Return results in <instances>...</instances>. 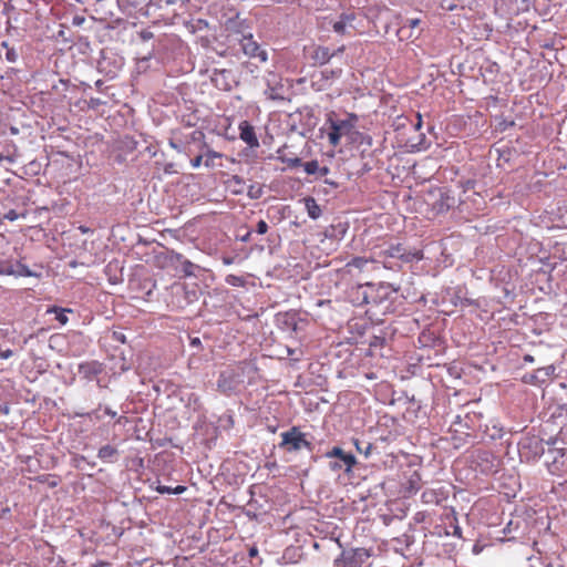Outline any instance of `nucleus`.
Wrapping results in <instances>:
<instances>
[{
    "label": "nucleus",
    "instance_id": "1",
    "mask_svg": "<svg viewBox=\"0 0 567 567\" xmlns=\"http://www.w3.org/2000/svg\"><path fill=\"white\" fill-rule=\"evenodd\" d=\"M358 121L359 116L354 113H347L344 117H340L334 112H330L326 120L330 145L333 147L338 146L342 137L355 142L357 137H354V134H359L355 130Z\"/></svg>",
    "mask_w": 567,
    "mask_h": 567
},
{
    "label": "nucleus",
    "instance_id": "2",
    "mask_svg": "<svg viewBox=\"0 0 567 567\" xmlns=\"http://www.w3.org/2000/svg\"><path fill=\"white\" fill-rule=\"evenodd\" d=\"M244 382V368L241 363L230 365L220 371L217 380V390L229 396L237 392L239 385Z\"/></svg>",
    "mask_w": 567,
    "mask_h": 567
},
{
    "label": "nucleus",
    "instance_id": "3",
    "mask_svg": "<svg viewBox=\"0 0 567 567\" xmlns=\"http://www.w3.org/2000/svg\"><path fill=\"white\" fill-rule=\"evenodd\" d=\"M280 437L281 442L278 446L288 453H296L302 449L308 451L313 450V444L307 440V434L301 432L299 426L295 425L289 430L281 432Z\"/></svg>",
    "mask_w": 567,
    "mask_h": 567
},
{
    "label": "nucleus",
    "instance_id": "4",
    "mask_svg": "<svg viewBox=\"0 0 567 567\" xmlns=\"http://www.w3.org/2000/svg\"><path fill=\"white\" fill-rule=\"evenodd\" d=\"M370 557V550L362 547L343 549L333 560V567H367Z\"/></svg>",
    "mask_w": 567,
    "mask_h": 567
},
{
    "label": "nucleus",
    "instance_id": "5",
    "mask_svg": "<svg viewBox=\"0 0 567 567\" xmlns=\"http://www.w3.org/2000/svg\"><path fill=\"white\" fill-rule=\"evenodd\" d=\"M323 456L333 460L329 463V468L332 472L343 471L344 473H350L357 464L355 456L352 453L344 452L340 446H333Z\"/></svg>",
    "mask_w": 567,
    "mask_h": 567
},
{
    "label": "nucleus",
    "instance_id": "6",
    "mask_svg": "<svg viewBox=\"0 0 567 567\" xmlns=\"http://www.w3.org/2000/svg\"><path fill=\"white\" fill-rule=\"evenodd\" d=\"M546 466L553 475L567 476V451L565 449L548 450Z\"/></svg>",
    "mask_w": 567,
    "mask_h": 567
},
{
    "label": "nucleus",
    "instance_id": "7",
    "mask_svg": "<svg viewBox=\"0 0 567 567\" xmlns=\"http://www.w3.org/2000/svg\"><path fill=\"white\" fill-rule=\"evenodd\" d=\"M236 40L239 42L240 49L246 56L258 59L261 63L268 61L267 51L254 39L251 32H248L247 35H243V38H237Z\"/></svg>",
    "mask_w": 567,
    "mask_h": 567
},
{
    "label": "nucleus",
    "instance_id": "8",
    "mask_svg": "<svg viewBox=\"0 0 567 567\" xmlns=\"http://www.w3.org/2000/svg\"><path fill=\"white\" fill-rule=\"evenodd\" d=\"M210 80L215 87L220 91H231L238 85V80L234 71L227 69H215L212 73Z\"/></svg>",
    "mask_w": 567,
    "mask_h": 567
},
{
    "label": "nucleus",
    "instance_id": "9",
    "mask_svg": "<svg viewBox=\"0 0 567 567\" xmlns=\"http://www.w3.org/2000/svg\"><path fill=\"white\" fill-rule=\"evenodd\" d=\"M394 257L401 262V267L404 264H412L421 261L424 258L423 250L415 247H408L401 243L394 244Z\"/></svg>",
    "mask_w": 567,
    "mask_h": 567
},
{
    "label": "nucleus",
    "instance_id": "10",
    "mask_svg": "<svg viewBox=\"0 0 567 567\" xmlns=\"http://www.w3.org/2000/svg\"><path fill=\"white\" fill-rule=\"evenodd\" d=\"M518 450L522 457L538 458L544 454L543 440L536 436L524 437L518 443Z\"/></svg>",
    "mask_w": 567,
    "mask_h": 567
},
{
    "label": "nucleus",
    "instance_id": "11",
    "mask_svg": "<svg viewBox=\"0 0 567 567\" xmlns=\"http://www.w3.org/2000/svg\"><path fill=\"white\" fill-rule=\"evenodd\" d=\"M373 261L381 264L385 269L392 271L401 270V262L394 257V244L374 251Z\"/></svg>",
    "mask_w": 567,
    "mask_h": 567
},
{
    "label": "nucleus",
    "instance_id": "12",
    "mask_svg": "<svg viewBox=\"0 0 567 567\" xmlns=\"http://www.w3.org/2000/svg\"><path fill=\"white\" fill-rule=\"evenodd\" d=\"M342 74V69H324L320 71L318 74L312 76V87L317 91H322L328 89L332 82L339 79Z\"/></svg>",
    "mask_w": 567,
    "mask_h": 567
},
{
    "label": "nucleus",
    "instance_id": "13",
    "mask_svg": "<svg viewBox=\"0 0 567 567\" xmlns=\"http://www.w3.org/2000/svg\"><path fill=\"white\" fill-rule=\"evenodd\" d=\"M277 320L284 330L295 333H298L300 330H302L303 326L307 323V321L302 319L296 311L281 313L278 316Z\"/></svg>",
    "mask_w": 567,
    "mask_h": 567
},
{
    "label": "nucleus",
    "instance_id": "14",
    "mask_svg": "<svg viewBox=\"0 0 567 567\" xmlns=\"http://www.w3.org/2000/svg\"><path fill=\"white\" fill-rule=\"evenodd\" d=\"M78 371L82 379L86 382H92L95 381L104 371V365L95 360L85 361L79 364Z\"/></svg>",
    "mask_w": 567,
    "mask_h": 567
},
{
    "label": "nucleus",
    "instance_id": "15",
    "mask_svg": "<svg viewBox=\"0 0 567 567\" xmlns=\"http://www.w3.org/2000/svg\"><path fill=\"white\" fill-rule=\"evenodd\" d=\"M368 289H370L369 282L352 286L348 290L349 301L355 307L369 305Z\"/></svg>",
    "mask_w": 567,
    "mask_h": 567
},
{
    "label": "nucleus",
    "instance_id": "16",
    "mask_svg": "<svg viewBox=\"0 0 567 567\" xmlns=\"http://www.w3.org/2000/svg\"><path fill=\"white\" fill-rule=\"evenodd\" d=\"M176 132L179 138L183 141L184 147L187 150V156H192V150L189 148V145H193L194 143L199 145L203 143V138H205L204 132L198 128L177 130Z\"/></svg>",
    "mask_w": 567,
    "mask_h": 567
},
{
    "label": "nucleus",
    "instance_id": "17",
    "mask_svg": "<svg viewBox=\"0 0 567 567\" xmlns=\"http://www.w3.org/2000/svg\"><path fill=\"white\" fill-rule=\"evenodd\" d=\"M369 286H370V289H368L369 305L372 303V305H375V306H380L385 300L389 299V296L391 293L396 291L395 289L390 291V286H386V285L375 286V285L369 282Z\"/></svg>",
    "mask_w": 567,
    "mask_h": 567
},
{
    "label": "nucleus",
    "instance_id": "18",
    "mask_svg": "<svg viewBox=\"0 0 567 567\" xmlns=\"http://www.w3.org/2000/svg\"><path fill=\"white\" fill-rule=\"evenodd\" d=\"M555 370L556 369L553 364L546 365V367L535 370L530 374H526L524 377V380H525V382L532 383L534 385H542L547 380H549L551 378V375H554Z\"/></svg>",
    "mask_w": 567,
    "mask_h": 567
},
{
    "label": "nucleus",
    "instance_id": "19",
    "mask_svg": "<svg viewBox=\"0 0 567 567\" xmlns=\"http://www.w3.org/2000/svg\"><path fill=\"white\" fill-rule=\"evenodd\" d=\"M239 137L250 148L259 147V140L256 135L255 127L248 121H241L239 123Z\"/></svg>",
    "mask_w": 567,
    "mask_h": 567
},
{
    "label": "nucleus",
    "instance_id": "20",
    "mask_svg": "<svg viewBox=\"0 0 567 567\" xmlns=\"http://www.w3.org/2000/svg\"><path fill=\"white\" fill-rule=\"evenodd\" d=\"M225 28L230 35H236V39L243 38V35H247L249 32L247 20L240 19L238 14L234 19H228L226 21Z\"/></svg>",
    "mask_w": 567,
    "mask_h": 567
},
{
    "label": "nucleus",
    "instance_id": "21",
    "mask_svg": "<svg viewBox=\"0 0 567 567\" xmlns=\"http://www.w3.org/2000/svg\"><path fill=\"white\" fill-rule=\"evenodd\" d=\"M447 497H449V492L446 489H444V487L427 488L421 495V499L424 504H432V505H439L443 501L447 499Z\"/></svg>",
    "mask_w": 567,
    "mask_h": 567
},
{
    "label": "nucleus",
    "instance_id": "22",
    "mask_svg": "<svg viewBox=\"0 0 567 567\" xmlns=\"http://www.w3.org/2000/svg\"><path fill=\"white\" fill-rule=\"evenodd\" d=\"M78 415L82 416V417H89L90 420L95 421V422H100L103 420L104 416H109L111 419L115 417L116 411L113 410L109 405H103L102 403H99L95 409H93L92 411L85 412V413H79Z\"/></svg>",
    "mask_w": 567,
    "mask_h": 567
},
{
    "label": "nucleus",
    "instance_id": "23",
    "mask_svg": "<svg viewBox=\"0 0 567 567\" xmlns=\"http://www.w3.org/2000/svg\"><path fill=\"white\" fill-rule=\"evenodd\" d=\"M348 224L343 221H338L337 224H332L324 230V236L327 238L333 240H341L348 231Z\"/></svg>",
    "mask_w": 567,
    "mask_h": 567
},
{
    "label": "nucleus",
    "instance_id": "24",
    "mask_svg": "<svg viewBox=\"0 0 567 567\" xmlns=\"http://www.w3.org/2000/svg\"><path fill=\"white\" fill-rule=\"evenodd\" d=\"M355 17L353 13H343L332 24V29L338 34H346L348 28H353V21Z\"/></svg>",
    "mask_w": 567,
    "mask_h": 567
},
{
    "label": "nucleus",
    "instance_id": "25",
    "mask_svg": "<svg viewBox=\"0 0 567 567\" xmlns=\"http://www.w3.org/2000/svg\"><path fill=\"white\" fill-rule=\"evenodd\" d=\"M504 434V427L495 421H491L485 425L484 437L488 439L489 441L501 440Z\"/></svg>",
    "mask_w": 567,
    "mask_h": 567
},
{
    "label": "nucleus",
    "instance_id": "26",
    "mask_svg": "<svg viewBox=\"0 0 567 567\" xmlns=\"http://www.w3.org/2000/svg\"><path fill=\"white\" fill-rule=\"evenodd\" d=\"M333 55L334 52H331L328 48L317 47L311 53V60L313 61V64L323 65L328 63Z\"/></svg>",
    "mask_w": 567,
    "mask_h": 567
},
{
    "label": "nucleus",
    "instance_id": "27",
    "mask_svg": "<svg viewBox=\"0 0 567 567\" xmlns=\"http://www.w3.org/2000/svg\"><path fill=\"white\" fill-rule=\"evenodd\" d=\"M117 456L118 450L111 444L101 446L97 452V457L104 463H113L117 460Z\"/></svg>",
    "mask_w": 567,
    "mask_h": 567
},
{
    "label": "nucleus",
    "instance_id": "28",
    "mask_svg": "<svg viewBox=\"0 0 567 567\" xmlns=\"http://www.w3.org/2000/svg\"><path fill=\"white\" fill-rule=\"evenodd\" d=\"M72 312L73 310L70 308H62L58 306H52L47 309V313L54 315L55 320H58L61 326H65L69 322L68 313Z\"/></svg>",
    "mask_w": 567,
    "mask_h": 567
},
{
    "label": "nucleus",
    "instance_id": "29",
    "mask_svg": "<svg viewBox=\"0 0 567 567\" xmlns=\"http://www.w3.org/2000/svg\"><path fill=\"white\" fill-rule=\"evenodd\" d=\"M445 518L449 523L451 535L462 538V529L458 525L456 513L453 508L445 511Z\"/></svg>",
    "mask_w": 567,
    "mask_h": 567
},
{
    "label": "nucleus",
    "instance_id": "30",
    "mask_svg": "<svg viewBox=\"0 0 567 567\" xmlns=\"http://www.w3.org/2000/svg\"><path fill=\"white\" fill-rule=\"evenodd\" d=\"M164 258L166 264L173 267L175 270H178L183 264V260H185V257L182 254L173 249L166 250Z\"/></svg>",
    "mask_w": 567,
    "mask_h": 567
},
{
    "label": "nucleus",
    "instance_id": "31",
    "mask_svg": "<svg viewBox=\"0 0 567 567\" xmlns=\"http://www.w3.org/2000/svg\"><path fill=\"white\" fill-rule=\"evenodd\" d=\"M305 207L307 209L308 216L311 219L316 220L321 216L322 210L313 197L305 198Z\"/></svg>",
    "mask_w": 567,
    "mask_h": 567
},
{
    "label": "nucleus",
    "instance_id": "32",
    "mask_svg": "<svg viewBox=\"0 0 567 567\" xmlns=\"http://www.w3.org/2000/svg\"><path fill=\"white\" fill-rule=\"evenodd\" d=\"M12 269L14 272H12V276L14 277H38L39 275L34 271L30 270L29 267L21 261H13L12 260Z\"/></svg>",
    "mask_w": 567,
    "mask_h": 567
},
{
    "label": "nucleus",
    "instance_id": "33",
    "mask_svg": "<svg viewBox=\"0 0 567 567\" xmlns=\"http://www.w3.org/2000/svg\"><path fill=\"white\" fill-rule=\"evenodd\" d=\"M203 154L205 157L204 165L207 168L216 167L217 164L215 163V159H220L223 157L221 153L212 150L208 145L207 148H205V151L203 152Z\"/></svg>",
    "mask_w": 567,
    "mask_h": 567
},
{
    "label": "nucleus",
    "instance_id": "34",
    "mask_svg": "<svg viewBox=\"0 0 567 567\" xmlns=\"http://www.w3.org/2000/svg\"><path fill=\"white\" fill-rule=\"evenodd\" d=\"M442 519H443L442 524H436L433 527V529L431 530L432 536H435L439 538L451 536V530H450L449 523L445 518V513L443 514Z\"/></svg>",
    "mask_w": 567,
    "mask_h": 567
},
{
    "label": "nucleus",
    "instance_id": "35",
    "mask_svg": "<svg viewBox=\"0 0 567 567\" xmlns=\"http://www.w3.org/2000/svg\"><path fill=\"white\" fill-rule=\"evenodd\" d=\"M228 188L230 189V192L235 195H240L244 193V186H245V182L243 179V177L238 176V175H233L228 182Z\"/></svg>",
    "mask_w": 567,
    "mask_h": 567
},
{
    "label": "nucleus",
    "instance_id": "36",
    "mask_svg": "<svg viewBox=\"0 0 567 567\" xmlns=\"http://www.w3.org/2000/svg\"><path fill=\"white\" fill-rule=\"evenodd\" d=\"M284 150L282 148H279L277 151V154H278V159L286 164L289 168H296V167H299L302 165V161L301 158L295 156V157H288L286 155L282 154Z\"/></svg>",
    "mask_w": 567,
    "mask_h": 567
},
{
    "label": "nucleus",
    "instance_id": "37",
    "mask_svg": "<svg viewBox=\"0 0 567 567\" xmlns=\"http://www.w3.org/2000/svg\"><path fill=\"white\" fill-rule=\"evenodd\" d=\"M168 145L176 152L185 154L187 156V150L184 147L183 141L179 138L176 131H174L172 133V136L168 138Z\"/></svg>",
    "mask_w": 567,
    "mask_h": 567
},
{
    "label": "nucleus",
    "instance_id": "38",
    "mask_svg": "<svg viewBox=\"0 0 567 567\" xmlns=\"http://www.w3.org/2000/svg\"><path fill=\"white\" fill-rule=\"evenodd\" d=\"M420 32L415 33L413 30H411L403 21L401 22V25L399 27L396 31V35L400 40H408L411 38H417Z\"/></svg>",
    "mask_w": 567,
    "mask_h": 567
},
{
    "label": "nucleus",
    "instance_id": "39",
    "mask_svg": "<svg viewBox=\"0 0 567 567\" xmlns=\"http://www.w3.org/2000/svg\"><path fill=\"white\" fill-rule=\"evenodd\" d=\"M198 269L199 267L197 265L185 258V260H183V264L181 265L177 271L183 272L185 277H190L195 276V271Z\"/></svg>",
    "mask_w": 567,
    "mask_h": 567
},
{
    "label": "nucleus",
    "instance_id": "40",
    "mask_svg": "<svg viewBox=\"0 0 567 567\" xmlns=\"http://www.w3.org/2000/svg\"><path fill=\"white\" fill-rule=\"evenodd\" d=\"M0 337L7 338L13 344L17 342V331L11 326L0 328Z\"/></svg>",
    "mask_w": 567,
    "mask_h": 567
},
{
    "label": "nucleus",
    "instance_id": "41",
    "mask_svg": "<svg viewBox=\"0 0 567 567\" xmlns=\"http://www.w3.org/2000/svg\"><path fill=\"white\" fill-rule=\"evenodd\" d=\"M353 443H354V446H355L357 451L359 453H361L364 456V458L368 460L371 456L372 451L374 449L373 444L367 443L365 446H362L361 442L359 440H354Z\"/></svg>",
    "mask_w": 567,
    "mask_h": 567
},
{
    "label": "nucleus",
    "instance_id": "42",
    "mask_svg": "<svg viewBox=\"0 0 567 567\" xmlns=\"http://www.w3.org/2000/svg\"><path fill=\"white\" fill-rule=\"evenodd\" d=\"M303 166V171L308 174V175H315L318 173L319 171V163L317 159H312V161H309V162H306V163H302Z\"/></svg>",
    "mask_w": 567,
    "mask_h": 567
},
{
    "label": "nucleus",
    "instance_id": "43",
    "mask_svg": "<svg viewBox=\"0 0 567 567\" xmlns=\"http://www.w3.org/2000/svg\"><path fill=\"white\" fill-rule=\"evenodd\" d=\"M2 45L7 49L6 51V60L11 63H16L19 59V54L14 48H9L7 42H3Z\"/></svg>",
    "mask_w": 567,
    "mask_h": 567
},
{
    "label": "nucleus",
    "instance_id": "44",
    "mask_svg": "<svg viewBox=\"0 0 567 567\" xmlns=\"http://www.w3.org/2000/svg\"><path fill=\"white\" fill-rule=\"evenodd\" d=\"M14 270L12 269V260H0V275L12 276Z\"/></svg>",
    "mask_w": 567,
    "mask_h": 567
},
{
    "label": "nucleus",
    "instance_id": "45",
    "mask_svg": "<svg viewBox=\"0 0 567 567\" xmlns=\"http://www.w3.org/2000/svg\"><path fill=\"white\" fill-rule=\"evenodd\" d=\"M369 262V260L367 258H363V257H354L352 258L348 264L347 266L348 267H353V268H358V269H363L367 264Z\"/></svg>",
    "mask_w": 567,
    "mask_h": 567
},
{
    "label": "nucleus",
    "instance_id": "46",
    "mask_svg": "<svg viewBox=\"0 0 567 567\" xmlns=\"http://www.w3.org/2000/svg\"><path fill=\"white\" fill-rule=\"evenodd\" d=\"M247 195L251 199H258L262 195V189L259 185H250L248 188Z\"/></svg>",
    "mask_w": 567,
    "mask_h": 567
},
{
    "label": "nucleus",
    "instance_id": "47",
    "mask_svg": "<svg viewBox=\"0 0 567 567\" xmlns=\"http://www.w3.org/2000/svg\"><path fill=\"white\" fill-rule=\"evenodd\" d=\"M225 280L228 285L234 287H240L244 285V279L236 275H228Z\"/></svg>",
    "mask_w": 567,
    "mask_h": 567
},
{
    "label": "nucleus",
    "instance_id": "48",
    "mask_svg": "<svg viewBox=\"0 0 567 567\" xmlns=\"http://www.w3.org/2000/svg\"><path fill=\"white\" fill-rule=\"evenodd\" d=\"M402 21L414 32L421 23V19L419 18H405Z\"/></svg>",
    "mask_w": 567,
    "mask_h": 567
},
{
    "label": "nucleus",
    "instance_id": "49",
    "mask_svg": "<svg viewBox=\"0 0 567 567\" xmlns=\"http://www.w3.org/2000/svg\"><path fill=\"white\" fill-rule=\"evenodd\" d=\"M192 150V155H197L199 153H203L205 148H207V143L205 142V138H203V143L199 145H196L195 143L193 145H189Z\"/></svg>",
    "mask_w": 567,
    "mask_h": 567
},
{
    "label": "nucleus",
    "instance_id": "50",
    "mask_svg": "<svg viewBox=\"0 0 567 567\" xmlns=\"http://www.w3.org/2000/svg\"><path fill=\"white\" fill-rule=\"evenodd\" d=\"M286 351H287V355L292 360V361H299L300 360V354L302 353L301 350H298V349H292V348H289L287 347L286 348Z\"/></svg>",
    "mask_w": 567,
    "mask_h": 567
},
{
    "label": "nucleus",
    "instance_id": "51",
    "mask_svg": "<svg viewBox=\"0 0 567 567\" xmlns=\"http://www.w3.org/2000/svg\"><path fill=\"white\" fill-rule=\"evenodd\" d=\"M204 158L205 157L203 153L195 155L193 158H190V166L193 168H198L202 164H204Z\"/></svg>",
    "mask_w": 567,
    "mask_h": 567
},
{
    "label": "nucleus",
    "instance_id": "52",
    "mask_svg": "<svg viewBox=\"0 0 567 567\" xmlns=\"http://www.w3.org/2000/svg\"><path fill=\"white\" fill-rule=\"evenodd\" d=\"M419 137H420V141L415 144H411V147L415 148L416 151L425 150L427 147L425 135L420 134Z\"/></svg>",
    "mask_w": 567,
    "mask_h": 567
},
{
    "label": "nucleus",
    "instance_id": "53",
    "mask_svg": "<svg viewBox=\"0 0 567 567\" xmlns=\"http://www.w3.org/2000/svg\"><path fill=\"white\" fill-rule=\"evenodd\" d=\"M268 230V224L260 219L258 223H257V227H256V231L259 234V235H264L266 234Z\"/></svg>",
    "mask_w": 567,
    "mask_h": 567
},
{
    "label": "nucleus",
    "instance_id": "54",
    "mask_svg": "<svg viewBox=\"0 0 567 567\" xmlns=\"http://www.w3.org/2000/svg\"><path fill=\"white\" fill-rule=\"evenodd\" d=\"M427 515H429L427 512H423V511L422 512H416L414 514V516H413V520L415 523H423V522H425Z\"/></svg>",
    "mask_w": 567,
    "mask_h": 567
},
{
    "label": "nucleus",
    "instance_id": "55",
    "mask_svg": "<svg viewBox=\"0 0 567 567\" xmlns=\"http://www.w3.org/2000/svg\"><path fill=\"white\" fill-rule=\"evenodd\" d=\"M84 22H85V17L79 16V14L74 16L71 21L73 27H81Z\"/></svg>",
    "mask_w": 567,
    "mask_h": 567
},
{
    "label": "nucleus",
    "instance_id": "56",
    "mask_svg": "<svg viewBox=\"0 0 567 567\" xmlns=\"http://www.w3.org/2000/svg\"><path fill=\"white\" fill-rule=\"evenodd\" d=\"M358 135L360 136L361 144H367L368 146L372 145V137L370 135H365V134H361V133H359Z\"/></svg>",
    "mask_w": 567,
    "mask_h": 567
},
{
    "label": "nucleus",
    "instance_id": "57",
    "mask_svg": "<svg viewBox=\"0 0 567 567\" xmlns=\"http://www.w3.org/2000/svg\"><path fill=\"white\" fill-rule=\"evenodd\" d=\"M172 489L173 487L171 486H166V485H157L156 487V491L159 493V494H172Z\"/></svg>",
    "mask_w": 567,
    "mask_h": 567
},
{
    "label": "nucleus",
    "instance_id": "58",
    "mask_svg": "<svg viewBox=\"0 0 567 567\" xmlns=\"http://www.w3.org/2000/svg\"><path fill=\"white\" fill-rule=\"evenodd\" d=\"M251 234H252V231L248 230L244 235L238 236L237 239L243 241V243H248L250 240V238H251Z\"/></svg>",
    "mask_w": 567,
    "mask_h": 567
},
{
    "label": "nucleus",
    "instance_id": "59",
    "mask_svg": "<svg viewBox=\"0 0 567 567\" xmlns=\"http://www.w3.org/2000/svg\"><path fill=\"white\" fill-rule=\"evenodd\" d=\"M113 419L115 420V424H118V425H123L127 422V417L124 415H118L117 412H116V416Z\"/></svg>",
    "mask_w": 567,
    "mask_h": 567
},
{
    "label": "nucleus",
    "instance_id": "60",
    "mask_svg": "<svg viewBox=\"0 0 567 567\" xmlns=\"http://www.w3.org/2000/svg\"><path fill=\"white\" fill-rule=\"evenodd\" d=\"M10 413V405L8 403H0V414L8 415Z\"/></svg>",
    "mask_w": 567,
    "mask_h": 567
},
{
    "label": "nucleus",
    "instance_id": "61",
    "mask_svg": "<svg viewBox=\"0 0 567 567\" xmlns=\"http://www.w3.org/2000/svg\"><path fill=\"white\" fill-rule=\"evenodd\" d=\"M185 491H186V486L177 485V486L173 487L172 494L179 495V494H183Z\"/></svg>",
    "mask_w": 567,
    "mask_h": 567
},
{
    "label": "nucleus",
    "instance_id": "62",
    "mask_svg": "<svg viewBox=\"0 0 567 567\" xmlns=\"http://www.w3.org/2000/svg\"><path fill=\"white\" fill-rule=\"evenodd\" d=\"M19 215L16 210L11 209L9 210L7 214H6V218L13 221L16 219H18Z\"/></svg>",
    "mask_w": 567,
    "mask_h": 567
},
{
    "label": "nucleus",
    "instance_id": "63",
    "mask_svg": "<svg viewBox=\"0 0 567 567\" xmlns=\"http://www.w3.org/2000/svg\"><path fill=\"white\" fill-rule=\"evenodd\" d=\"M329 173H330V168L328 166H322V167L319 166V171L317 174H319L320 176H326Z\"/></svg>",
    "mask_w": 567,
    "mask_h": 567
},
{
    "label": "nucleus",
    "instance_id": "64",
    "mask_svg": "<svg viewBox=\"0 0 567 567\" xmlns=\"http://www.w3.org/2000/svg\"><path fill=\"white\" fill-rule=\"evenodd\" d=\"M480 458L488 461L489 458H494V455L489 452H482L480 453Z\"/></svg>",
    "mask_w": 567,
    "mask_h": 567
}]
</instances>
